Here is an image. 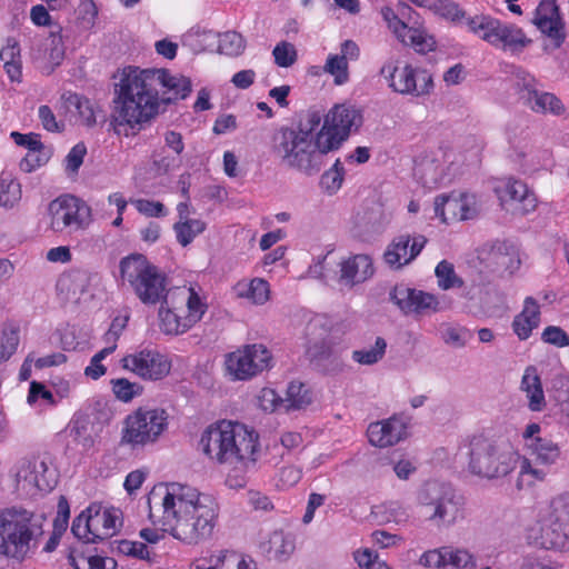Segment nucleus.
Returning <instances> with one entry per match:
<instances>
[{
	"label": "nucleus",
	"mask_w": 569,
	"mask_h": 569,
	"mask_svg": "<svg viewBox=\"0 0 569 569\" xmlns=\"http://www.w3.org/2000/svg\"><path fill=\"white\" fill-rule=\"evenodd\" d=\"M120 271L123 281L128 282L143 305H160L159 328L164 335L178 336L187 332L207 311L200 288L186 284L167 288V276L142 254L123 258Z\"/></svg>",
	"instance_id": "1"
},
{
	"label": "nucleus",
	"mask_w": 569,
	"mask_h": 569,
	"mask_svg": "<svg viewBox=\"0 0 569 569\" xmlns=\"http://www.w3.org/2000/svg\"><path fill=\"white\" fill-rule=\"evenodd\" d=\"M167 89L173 99H183L191 82L183 76H172L163 69L127 68L116 88L111 126L118 136L130 137L159 112V91Z\"/></svg>",
	"instance_id": "2"
},
{
	"label": "nucleus",
	"mask_w": 569,
	"mask_h": 569,
	"mask_svg": "<svg viewBox=\"0 0 569 569\" xmlns=\"http://www.w3.org/2000/svg\"><path fill=\"white\" fill-rule=\"evenodd\" d=\"M162 507V526L173 539L196 547L209 540L218 521L216 500L196 488L178 482L167 483L153 491Z\"/></svg>",
	"instance_id": "3"
},
{
	"label": "nucleus",
	"mask_w": 569,
	"mask_h": 569,
	"mask_svg": "<svg viewBox=\"0 0 569 569\" xmlns=\"http://www.w3.org/2000/svg\"><path fill=\"white\" fill-rule=\"evenodd\" d=\"M319 113L308 116L307 123L298 128L282 127L272 137L271 150L280 163L305 176L317 174L323 166V157L331 152L320 144L317 131Z\"/></svg>",
	"instance_id": "4"
},
{
	"label": "nucleus",
	"mask_w": 569,
	"mask_h": 569,
	"mask_svg": "<svg viewBox=\"0 0 569 569\" xmlns=\"http://www.w3.org/2000/svg\"><path fill=\"white\" fill-rule=\"evenodd\" d=\"M468 470L487 480L501 479L513 472L520 463V453L503 435L473 436L469 441Z\"/></svg>",
	"instance_id": "5"
},
{
	"label": "nucleus",
	"mask_w": 569,
	"mask_h": 569,
	"mask_svg": "<svg viewBox=\"0 0 569 569\" xmlns=\"http://www.w3.org/2000/svg\"><path fill=\"white\" fill-rule=\"evenodd\" d=\"M526 456H520L517 487L533 486L547 479L552 466L561 459V449L550 438L541 436V426L528 423L521 432Z\"/></svg>",
	"instance_id": "6"
},
{
	"label": "nucleus",
	"mask_w": 569,
	"mask_h": 569,
	"mask_svg": "<svg viewBox=\"0 0 569 569\" xmlns=\"http://www.w3.org/2000/svg\"><path fill=\"white\" fill-rule=\"evenodd\" d=\"M43 530L33 512L22 508L0 510V555L23 561L36 548Z\"/></svg>",
	"instance_id": "7"
},
{
	"label": "nucleus",
	"mask_w": 569,
	"mask_h": 569,
	"mask_svg": "<svg viewBox=\"0 0 569 569\" xmlns=\"http://www.w3.org/2000/svg\"><path fill=\"white\" fill-rule=\"evenodd\" d=\"M416 503L425 521L449 529L465 518L461 497L446 482L427 481L416 491Z\"/></svg>",
	"instance_id": "8"
},
{
	"label": "nucleus",
	"mask_w": 569,
	"mask_h": 569,
	"mask_svg": "<svg viewBox=\"0 0 569 569\" xmlns=\"http://www.w3.org/2000/svg\"><path fill=\"white\" fill-rule=\"evenodd\" d=\"M228 438V465L233 466L234 475L229 473L227 482L232 488H241L246 485L244 475L258 461L259 435L242 423L229 421Z\"/></svg>",
	"instance_id": "9"
},
{
	"label": "nucleus",
	"mask_w": 569,
	"mask_h": 569,
	"mask_svg": "<svg viewBox=\"0 0 569 569\" xmlns=\"http://www.w3.org/2000/svg\"><path fill=\"white\" fill-rule=\"evenodd\" d=\"M121 526L119 509L91 505L73 520L71 531L79 540L96 543L117 535Z\"/></svg>",
	"instance_id": "10"
},
{
	"label": "nucleus",
	"mask_w": 569,
	"mask_h": 569,
	"mask_svg": "<svg viewBox=\"0 0 569 569\" xmlns=\"http://www.w3.org/2000/svg\"><path fill=\"white\" fill-rule=\"evenodd\" d=\"M381 77L396 93L411 97L428 96L433 89L432 76L410 63L399 66L398 60L389 59L380 69Z\"/></svg>",
	"instance_id": "11"
},
{
	"label": "nucleus",
	"mask_w": 569,
	"mask_h": 569,
	"mask_svg": "<svg viewBox=\"0 0 569 569\" xmlns=\"http://www.w3.org/2000/svg\"><path fill=\"white\" fill-rule=\"evenodd\" d=\"M362 120L361 111L355 106L349 103L333 106L325 116L321 128H317L320 144L330 151L338 150L352 132L358 131Z\"/></svg>",
	"instance_id": "12"
},
{
	"label": "nucleus",
	"mask_w": 569,
	"mask_h": 569,
	"mask_svg": "<svg viewBox=\"0 0 569 569\" xmlns=\"http://www.w3.org/2000/svg\"><path fill=\"white\" fill-rule=\"evenodd\" d=\"M49 228L56 233L72 234L84 230L91 222V209L81 199L64 194L48 207Z\"/></svg>",
	"instance_id": "13"
},
{
	"label": "nucleus",
	"mask_w": 569,
	"mask_h": 569,
	"mask_svg": "<svg viewBox=\"0 0 569 569\" xmlns=\"http://www.w3.org/2000/svg\"><path fill=\"white\" fill-rule=\"evenodd\" d=\"M168 426V413L160 408H139L124 421L122 440L133 446L156 442Z\"/></svg>",
	"instance_id": "14"
},
{
	"label": "nucleus",
	"mask_w": 569,
	"mask_h": 569,
	"mask_svg": "<svg viewBox=\"0 0 569 569\" xmlns=\"http://www.w3.org/2000/svg\"><path fill=\"white\" fill-rule=\"evenodd\" d=\"M271 366V352L260 343L232 351L224 359L226 373L233 381L249 380Z\"/></svg>",
	"instance_id": "15"
},
{
	"label": "nucleus",
	"mask_w": 569,
	"mask_h": 569,
	"mask_svg": "<svg viewBox=\"0 0 569 569\" xmlns=\"http://www.w3.org/2000/svg\"><path fill=\"white\" fill-rule=\"evenodd\" d=\"M121 367L144 381H160L169 376L172 361L166 353L157 349L143 348L124 356Z\"/></svg>",
	"instance_id": "16"
},
{
	"label": "nucleus",
	"mask_w": 569,
	"mask_h": 569,
	"mask_svg": "<svg viewBox=\"0 0 569 569\" xmlns=\"http://www.w3.org/2000/svg\"><path fill=\"white\" fill-rule=\"evenodd\" d=\"M391 300L407 315H428L441 310L440 301L433 293L407 287H396Z\"/></svg>",
	"instance_id": "17"
},
{
	"label": "nucleus",
	"mask_w": 569,
	"mask_h": 569,
	"mask_svg": "<svg viewBox=\"0 0 569 569\" xmlns=\"http://www.w3.org/2000/svg\"><path fill=\"white\" fill-rule=\"evenodd\" d=\"M419 563L432 569H465L473 567L475 559L467 549L443 546L423 552Z\"/></svg>",
	"instance_id": "18"
},
{
	"label": "nucleus",
	"mask_w": 569,
	"mask_h": 569,
	"mask_svg": "<svg viewBox=\"0 0 569 569\" xmlns=\"http://www.w3.org/2000/svg\"><path fill=\"white\" fill-rule=\"evenodd\" d=\"M17 480L23 488L50 491L57 485V471L44 460L23 461L17 472Z\"/></svg>",
	"instance_id": "19"
},
{
	"label": "nucleus",
	"mask_w": 569,
	"mask_h": 569,
	"mask_svg": "<svg viewBox=\"0 0 569 569\" xmlns=\"http://www.w3.org/2000/svg\"><path fill=\"white\" fill-rule=\"evenodd\" d=\"M30 54L38 68L50 74L64 59L66 47L61 30L52 31L46 39L36 42Z\"/></svg>",
	"instance_id": "20"
},
{
	"label": "nucleus",
	"mask_w": 569,
	"mask_h": 569,
	"mask_svg": "<svg viewBox=\"0 0 569 569\" xmlns=\"http://www.w3.org/2000/svg\"><path fill=\"white\" fill-rule=\"evenodd\" d=\"M498 198L503 207L521 214L533 211L537 207V198L527 184L520 180L508 179L496 188Z\"/></svg>",
	"instance_id": "21"
},
{
	"label": "nucleus",
	"mask_w": 569,
	"mask_h": 569,
	"mask_svg": "<svg viewBox=\"0 0 569 569\" xmlns=\"http://www.w3.org/2000/svg\"><path fill=\"white\" fill-rule=\"evenodd\" d=\"M229 420H221L207 427L200 438L199 448L212 462L228 465Z\"/></svg>",
	"instance_id": "22"
},
{
	"label": "nucleus",
	"mask_w": 569,
	"mask_h": 569,
	"mask_svg": "<svg viewBox=\"0 0 569 569\" xmlns=\"http://www.w3.org/2000/svg\"><path fill=\"white\" fill-rule=\"evenodd\" d=\"M426 243L425 236L400 234L387 247L383 254L385 261L389 267L400 269L415 260Z\"/></svg>",
	"instance_id": "23"
},
{
	"label": "nucleus",
	"mask_w": 569,
	"mask_h": 569,
	"mask_svg": "<svg viewBox=\"0 0 569 569\" xmlns=\"http://www.w3.org/2000/svg\"><path fill=\"white\" fill-rule=\"evenodd\" d=\"M406 425L398 418L373 422L368 427L367 435L371 445L386 448L398 443L406 437Z\"/></svg>",
	"instance_id": "24"
},
{
	"label": "nucleus",
	"mask_w": 569,
	"mask_h": 569,
	"mask_svg": "<svg viewBox=\"0 0 569 569\" xmlns=\"http://www.w3.org/2000/svg\"><path fill=\"white\" fill-rule=\"evenodd\" d=\"M373 273L372 259L368 254H356L341 263L340 281L353 287L367 281Z\"/></svg>",
	"instance_id": "25"
},
{
	"label": "nucleus",
	"mask_w": 569,
	"mask_h": 569,
	"mask_svg": "<svg viewBox=\"0 0 569 569\" xmlns=\"http://www.w3.org/2000/svg\"><path fill=\"white\" fill-rule=\"evenodd\" d=\"M533 22L542 33L550 38L558 41L562 38V24L555 0H542L539 3ZM557 44L559 46V42Z\"/></svg>",
	"instance_id": "26"
},
{
	"label": "nucleus",
	"mask_w": 569,
	"mask_h": 569,
	"mask_svg": "<svg viewBox=\"0 0 569 569\" xmlns=\"http://www.w3.org/2000/svg\"><path fill=\"white\" fill-rule=\"evenodd\" d=\"M402 37L397 38L402 44L411 47L418 53H427L436 48V40L427 29L409 16V23L401 32Z\"/></svg>",
	"instance_id": "27"
},
{
	"label": "nucleus",
	"mask_w": 569,
	"mask_h": 569,
	"mask_svg": "<svg viewBox=\"0 0 569 569\" xmlns=\"http://www.w3.org/2000/svg\"><path fill=\"white\" fill-rule=\"evenodd\" d=\"M520 390L526 395L528 408L533 412H540L546 407V398L538 370L533 366L525 369Z\"/></svg>",
	"instance_id": "28"
},
{
	"label": "nucleus",
	"mask_w": 569,
	"mask_h": 569,
	"mask_svg": "<svg viewBox=\"0 0 569 569\" xmlns=\"http://www.w3.org/2000/svg\"><path fill=\"white\" fill-rule=\"evenodd\" d=\"M539 323L540 307L535 298L527 297L523 301L522 311L513 319L512 329L520 340H526L538 328Z\"/></svg>",
	"instance_id": "29"
},
{
	"label": "nucleus",
	"mask_w": 569,
	"mask_h": 569,
	"mask_svg": "<svg viewBox=\"0 0 569 569\" xmlns=\"http://www.w3.org/2000/svg\"><path fill=\"white\" fill-rule=\"evenodd\" d=\"M259 548L269 559L282 561L295 551V541L290 535L276 530L260 541Z\"/></svg>",
	"instance_id": "30"
},
{
	"label": "nucleus",
	"mask_w": 569,
	"mask_h": 569,
	"mask_svg": "<svg viewBox=\"0 0 569 569\" xmlns=\"http://www.w3.org/2000/svg\"><path fill=\"white\" fill-rule=\"evenodd\" d=\"M233 291L238 298L247 299L253 305H264L270 299V286L262 278L238 281Z\"/></svg>",
	"instance_id": "31"
},
{
	"label": "nucleus",
	"mask_w": 569,
	"mask_h": 569,
	"mask_svg": "<svg viewBox=\"0 0 569 569\" xmlns=\"http://www.w3.org/2000/svg\"><path fill=\"white\" fill-rule=\"evenodd\" d=\"M530 43V40L526 37L523 31L515 24L500 23L495 43L496 48L510 51L522 50Z\"/></svg>",
	"instance_id": "32"
},
{
	"label": "nucleus",
	"mask_w": 569,
	"mask_h": 569,
	"mask_svg": "<svg viewBox=\"0 0 569 569\" xmlns=\"http://www.w3.org/2000/svg\"><path fill=\"white\" fill-rule=\"evenodd\" d=\"M525 104L536 113L560 116L565 107L553 93L537 90L530 96H523Z\"/></svg>",
	"instance_id": "33"
},
{
	"label": "nucleus",
	"mask_w": 569,
	"mask_h": 569,
	"mask_svg": "<svg viewBox=\"0 0 569 569\" xmlns=\"http://www.w3.org/2000/svg\"><path fill=\"white\" fill-rule=\"evenodd\" d=\"M500 23V20L490 16L477 14L475 17H468L465 26L470 32L492 46Z\"/></svg>",
	"instance_id": "34"
},
{
	"label": "nucleus",
	"mask_w": 569,
	"mask_h": 569,
	"mask_svg": "<svg viewBox=\"0 0 569 569\" xmlns=\"http://www.w3.org/2000/svg\"><path fill=\"white\" fill-rule=\"evenodd\" d=\"M193 569H254L237 553L220 550L211 555L208 563H197Z\"/></svg>",
	"instance_id": "35"
},
{
	"label": "nucleus",
	"mask_w": 569,
	"mask_h": 569,
	"mask_svg": "<svg viewBox=\"0 0 569 569\" xmlns=\"http://www.w3.org/2000/svg\"><path fill=\"white\" fill-rule=\"evenodd\" d=\"M20 342V326L13 321L0 326V363L8 361Z\"/></svg>",
	"instance_id": "36"
},
{
	"label": "nucleus",
	"mask_w": 569,
	"mask_h": 569,
	"mask_svg": "<svg viewBox=\"0 0 569 569\" xmlns=\"http://www.w3.org/2000/svg\"><path fill=\"white\" fill-rule=\"evenodd\" d=\"M506 136L510 147L519 157H527L531 153L530 132L518 123H509L506 128Z\"/></svg>",
	"instance_id": "37"
},
{
	"label": "nucleus",
	"mask_w": 569,
	"mask_h": 569,
	"mask_svg": "<svg viewBox=\"0 0 569 569\" xmlns=\"http://www.w3.org/2000/svg\"><path fill=\"white\" fill-rule=\"evenodd\" d=\"M22 197L21 183L10 173L0 176V207L13 208Z\"/></svg>",
	"instance_id": "38"
},
{
	"label": "nucleus",
	"mask_w": 569,
	"mask_h": 569,
	"mask_svg": "<svg viewBox=\"0 0 569 569\" xmlns=\"http://www.w3.org/2000/svg\"><path fill=\"white\" fill-rule=\"evenodd\" d=\"M549 393L560 406L561 412L569 419V375H555L550 380Z\"/></svg>",
	"instance_id": "39"
},
{
	"label": "nucleus",
	"mask_w": 569,
	"mask_h": 569,
	"mask_svg": "<svg viewBox=\"0 0 569 569\" xmlns=\"http://www.w3.org/2000/svg\"><path fill=\"white\" fill-rule=\"evenodd\" d=\"M206 227L207 224L203 220L190 218L177 221L173 224V230L176 232L177 241L182 247H187L197 236L201 234L206 230Z\"/></svg>",
	"instance_id": "40"
},
{
	"label": "nucleus",
	"mask_w": 569,
	"mask_h": 569,
	"mask_svg": "<svg viewBox=\"0 0 569 569\" xmlns=\"http://www.w3.org/2000/svg\"><path fill=\"white\" fill-rule=\"evenodd\" d=\"M386 350L387 341L381 337H377L373 346L370 348L353 350L351 358L359 365L372 366L378 363L385 357Z\"/></svg>",
	"instance_id": "41"
},
{
	"label": "nucleus",
	"mask_w": 569,
	"mask_h": 569,
	"mask_svg": "<svg viewBox=\"0 0 569 569\" xmlns=\"http://www.w3.org/2000/svg\"><path fill=\"white\" fill-rule=\"evenodd\" d=\"M345 167L340 159H337L331 168L326 170L320 178V188L329 196L336 194L342 187L345 180Z\"/></svg>",
	"instance_id": "42"
},
{
	"label": "nucleus",
	"mask_w": 569,
	"mask_h": 569,
	"mask_svg": "<svg viewBox=\"0 0 569 569\" xmlns=\"http://www.w3.org/2000/svg\"><path fill=\"white\" fill-rule=\"evenodd\" d=\"M67 107L71 111L74 110L81 123L89 127L96 123L94 108L89 99L76 93L69 94Z\"/></svg>",
	"instance_id": "43"
},
{
	"label": "nucleus",
	"mask_w": 569,
	"mask_h": 569,
	"mask_svg": "<svg viewBox=\"0 0 569 569\" xmlns=\"http://www.w3.org/2000/svg\"><path fill=\"white\" fill-rule=\"evenodd\" d=\"M428 8L435 13L440 16L441 18L465 24L466 23V14L465 11L452 0H435L429 2Z\"/></svg>",
	"instance_id": "44"
},
{
	"label": "nucleus",
	"mask_w": 569,
	"mask_h": 569,
	"mask_svg": "<svg viewBox=\"0 0 569 569\" xmlns=\"http://www.w3.org/2000/svg\"><path fill=\"white\" fill-rule=\"evenodd\" d=\"M312 401L311 392L306 385L292 381L287 389V398L283 400L287 409H302Z\"/></svg>",
	"instance_id": "45"
},
{
	"label": "nucleus",
	"mask_w": 569,
	"mask_h": 569,
	"mask_svg": "<svg viewBox=\"0 0 569 569\" xmlns=\"http://www.w3.org/2000/svg\"><path fill=\"white\" fill-rule=\"evenodd\" d=\"M70 563L74 569H117L113 558L101 556H70Z\"/></svg>",
	"instance_id": "46"
},
{
	"label": "nucleus",
	"mask_w": 569,
	"mask_h": 569,
	"mask_svg": "<svg viewBox=\"0 0 569 569\" xmlns=\"http://www.w3.org/2000/svg\"><path fill=\"white\" fill-rule=\"evenodd\" d=\"M435 274L438 287L442 290L461 288L463 284L462 279L456 273L453 264L447 260H442L437 264Z\"/></svg>",
	"instance_id": "47"
},
{
	"label": "nucleus",
	"mask_w": 569,
	"mask_h": 569,
	"mask_svg": "<svg viewBox=\"0 0 569 569\" xmlns=\"http://www.w3.org/2000/svg\"><path fill=\"white\" fill-rule=\"evenodd\" d=\"M461 200L459 197L438 196L435 199V212L440 217L443 222L448 220L458 219L461 208Z\"/></svg>",
	"instance_id": "48"
},
{
	"label": "nucleus",
	"mask_w": 569,
	"mask_h": 569,
	"mask_svg": "<svg viewBox=\"0 0 569 569\" xmlns=\"http://www.w3.org/2000/svg\"><path fill=\"white\" fill-rule=\"evenodd\" d=\"M244 48L243 37L236 31H227L219 36L218 49L220 53L237 57L243 52Z\"/></svg>",
	"instance_id": "49"
},
{
	"label": "nucleus",
	"mask_w": 569,
	"mask_h": 569,
	"mask_svg": "<svg viewBox=\"0 0 569 569\" xmlns=\"http://www.w3.org/2000/svg\"><path fill=\"white\" fill-rule=\"evenodd\" d=\"M111 385L116 398L123 402H130L143 392V387L140 383L132 382L126 378L113 379Z\"/></svg>",
	"instance_id": "50"
},
{
	"label": "nucleus",
	"mask_w": 569,
	"mask_h": 569,
	"mask_svg": "<svg viewBox=\"0 0 569 569\" xmlns=\"http://www.w3.org/2000/svg\"><path fill=\"white\" fill-rule=\"evenodd\" d=\"M325 72L331 74L335 83L345 84L349 80L348 61L338 54H329L323 67Z\"/></svg>",
	"instance_id": "51"
},
{
	"label": "nucleus",
	"mask_w": 569,
	"mask_h": 569,
	"mask_svg": "<svg viewBox=\"0 0 569 569\" xmlns=\"http://www.w3.org/2000/svg\"><path fill=\"white\" fill-rule=\"evenodd\" d=\"M117 348V345L106 347L97 352L91 359L89 365L84 369V376L92 379L98 380L102 376L106 375L107 368L102 365V361L111 355Z\"/></svg>",
	"instance_id": "52"
},
{
	"label": "nucleus",
	"mask_w": 569,
	"mask_h": 569,
	"mask_svg": "<svg viewBox=\"0 0 569 569\" xmlns=\"http://www.w3.org/2000/svg\"><path fill=\"white\" fill-rule=\"evenodd\" d=\"M274 63L281 68H289L296 63L298 52L296 47L288 41H280L272 50Z\"/></svg>",
	"instance_id": "53"
},
{
	"label": "nucleus",
	"mask_w": 569,
	"mask_h": 569,
	"mask_svg": "<svg viewBox=\"0 0 569 569\" xmlns=\"http://www.w3.org/2000/svg\"><path fill=\"white\" fill-rule=\"evenodd\" d=\"M181 158L176 153H166L164 151L154 152L152 156V164L158 174H167L178 170L181 167Z\"/></svg>",
	"instance_id": "54"
},
{
	"label": "nucleus",
	"mask_w": 569,
	"mask_h": 569,
	"mask_svg": "<svg viewBox=\"0 0 569 569\" xmlns=\"http://www.w3.org/2000/svg\"><path fill=\"white\" fill-rule=\"evenodd\" d=\"M353 559L359 567L366 569H391L385 561L380 560L372 550L359 549L353 552Z\"/></svg>",
	"instance_id": "55"
},
{
	"label": "nucleus",
	"mask_w": 569,
	"mask_h": 569,
	"mask_svg": "<svg viewBox=\"0 0 569 569\" xmlns=\"http://www.w3.org/2000/svg\"><path fill=\"white\" fill-rule=\"evenodd\" d=\"M50 154L43 149L28 151L20 161V169L24 172H32L49 161Z\"/></svg>",
	"instance_id": "56"
},
{
	"label": "nucleus",
	"mask_w": 569,
	"mask_h": 569,
	"mask_svg": "<svg viewBox=\"0 0 569 569\" xmlns=\"http://www.w3.org/2000/svg\"><path fill=\"white\" fill-rule=\"evenodd\" d=\"M380 14L396 39L401 38V32L405 30L409 21L406 22L403 19H401L398 13L389 6L382 7L380 9Z\"/></svg>",
	"instance_id": "57"
},
{
	"label": "nucleus",
	"mask_w": 569,
	"mask_h": 569,
	"mask_svg": "<svg viewBox=\"0 0 569 569\" xmlns=\"http://www.w3.org/2000/svg\"><path fill=\"white\" fill-rule=\"evenodd\" d=\"M257 402L266 412H273L284 406L282 398L271 388H262L257 396Z\"/></svg>",
	"instance_id": "58"
},
{
	"label": "nucleus",
	"mask_w": 569,
	"mask_h": 569,
	"mask_svg": "<svg viewBox=\"0 0 569 569\" xmlns=\"http://www.w3.org/2000/svg\"><path fill=\"white\" fill-rule=\"evenodd\" d=\"M302 476L300 468L296 466L282 467L277 475V487L280 489H288L297 485Z\"/></svg>",
	"instance_id": "59"
},
{
	"label": "nucleus",
	"mask_w": 569,
	"mask_h": 569,
	"mask_svg": "<svg viewBox=\"0 0 569 569\" xmlns=\"http://www.w3.org/2000/svg\"><path fill=\"white\" fill-rule=\"evenodd\" d=\"M513 79L522 100L523 96H530L531 92H536L538 90L535 77L528 73L526 70L516 69L513 72Z\"/></svg>",
	"instance_id": "60"
},
{
	"label": "nucleus",
	"mask_w": 569,
	"mask_h": 569,
	"mask_svg": "<svg viewBox=\"0 0 569 569\" xmlns=\"http://www.w3.org/2000/svg\"><path fill=\"white\" fill-rule=\"evenodd\" d=\"M86 154L87 148L83 143H77L76 146H73L64 159L66 171L69 174L77 173L79 168L83 163Z\"/></svg>",
	"instance_id": "61"
},
{
	"label": "nucleus",
	"mask_w": 569,
	"mask_h": 569,
	"mask_svg": "<svg viewBox=\"0 0 569 569\" xmlns=\"http://www.w3.org/2000/svg\"><path fill=\"white\" fill-rule=\"evenodd\" d=\"M131 203L136 209L146 217H164L167 216V209L163 203L159 201L148 199H136Z\"/></svg>",
	"instance_id": "62"
},
{
	"label": "nucleus",
	"mask_w": 569,
	"mask_h": 569,
	"mask_svg": "<svg viewBox=\"0 0 569 569\" xmlns=\"http://www.w3.org/2000/svg\"><path fill=\"white\" fill-rule=\"evenodd\" d=\"M469 331L461 327H447L442 332V339L446 343L461 348L467 343Z\"/></svg>",
	"instance_id": "63"
},
{
	"label": "nucleus",
	"mask_w": 569,
	"mask_h": 569,
	"mask_svg": "<svg viewBox=\"0 0 569 569\" xmlns=\"http://www.w3.org/2000/svg\"><path fill=\"white\" fill-rule=\"evenodd\" d=\"M541 339L557 347L569 346V336L561 328L556 326L547 327L541 335Z\"/></svg>",
	"instance_id": "64"
}]
</instances>
